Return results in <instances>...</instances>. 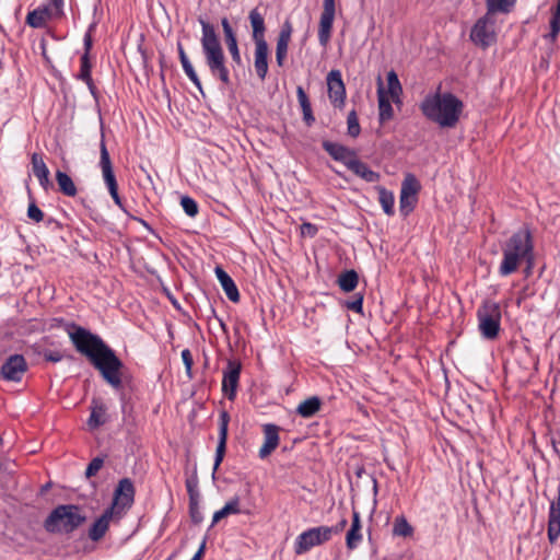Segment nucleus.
I'll return each mask as SVG.
<instances>
[{
  "label": "nucleus",
  "instance_id": "55",
  "mask_svg": "<svg viewBox=\"0 0 560 560\" xmlns=\"http://www.w3.org/2000/svg\"><path fill=\"white\" fill-rule=\"evenodd\" d=\"M43 222L45 223L47 229H50L54 232H59L63 229V224L52 217H45V220Z\"/></svg>",
  "mask_w": 560,
  "mask_h": 560
},
{
  "label": "nucleus",
  "instance_id": "45",
  "mask_svg": "<svg viewBox=\"0 0 560 560\" xmlns=\"http://www.w3.org/2000/svg\"><path fill=\"white\" fill-rule=\"evenodd\" d=\"M25 23L33 28H43L46 26V22L43 19L42 12H39L37 8L27 13Z\"/></svg>",
  "mask_w": 560,
  "mask_h": 560
},
{
  "label": "nucleus",
  "instance_id": "18",
  "mask_svg": "<svg viewBox=\"0 0 560 560\" xmlns=\"http://www.w3.org/2000/svg\"><path fill=\"white\" fill-rule=\"evenodd\" d=\"M221 25L224 35V42L231 55L232 61L236 66H242V57L238 47V40L234 28L232 27L229 19L225 16L221 19Z\"/></svg>",
  "mask_w": 560,
  "mask_h": 560
},
{
  "label": "nucleus",
  "instance_id": "60",
  "mask_svg": "<svg viewBox=\"0 0 560 560\" xmlns=\"http://www.w3.org/2000/svg\"><path fill=\"white\" fill-rule=\"evenodd\" d=\"M49 3L55 9L56 19L63 16V0H49Z\"/></svg>",
  "mask_w": 560,
  "mask_h": 560
},
{
  "label": "nucleus",
  "instance_id": "53",
  "mask_svg": "<svg viewBox=\"0 0 560 560\" xmlns=\"http://www.w3.org/2000/svg\"><path fill=\"white\" fill-rule=\"evenodd\" d=\"M318 233V228L316 224H313L311 222H304L302 225H301V235L302 236H307V237H315Z\"/></svg>",
  "mask_w": 560,
  "mask_h": 560
},
{
  "label": "nucleus",
  "instance_id": "6",
  "mask_svg": "<svg viewBox=\"0 0 560 560\" xmlns=\"http://www.w3.org/2000/svg\"><path fill=\"white\" fill-rule=\"evenodd\" d=\"M136 488L130 478H122L118 481L114 493L113 501L108 508H113L118 516H124L135 502Z\"/></svg>",
  "mask_w": 560,
  "mask_h": 560
},
{
  "label": "nucleus",
  "instance_id": "64",
  "mask_svg": "<svg viewBox=\"0 0 560 560\" xmlns=\"http://www.w3.org/2000/svg\"><path fill=\"white\" fill-rule=\"evenodd\" d=\"M89 217L98 224H104L106 221L105 219L92 207L88 209Z\"/></svg>",
  "mask_w": 560,
  "mask_h": 560
},
{
  "label": "nucleus",
  "instance_id": "49",
  "mask_svg": "<svg viewBox=\"0 0 560 560\" xmlns=\"http://www.w3.org/2000/svg\"><path fill=\"white\" fill-rule=\"evenodd\" d=\"M105 457L106 455L96 456L89 463L84 472L86 478H92L96 476V474L104 465Z\"/></svg>",
  "mask_w": 560,
  "mask_h": 560
},
{
  "label": "nucleus",
  "instance_id": "63",
  "mask_svg": "<svg viewBox=\"0 0 560 560\" xmlns=\"http://www.w3.org/2000/svg\"><path fill=\"white\" fill-rule=\"evenodd\" d=\"M206 544H207V537H205L202 539L198 550L196 551V553L194 555V557L190 560H202V558L205 556V551H206Z\"/></svg>",
  "mask_w": 560,
  "mask_h": 560
},
{
  "label": "nucleus",
  "instance_id": "44",
  "mask_svg": "<svg viewBox=\"0 0 560 560\" xmlns=\"http://www.w3.org/2000/svg\"><path fill=\"white\" fill-rule=\"evenodd\" d=\"M180 206L189 218H195L199 213L197 201L187 195L180 197Z\"/></svg>",
  "mask_w": 560,
  "mask_h": 560
},
{
  "label": "nucleus",
  "instance_id": "50",
  "mask_svg": "<svg viewBox=\"0 0 560 560\" xmlns=\"http://www.w3.org/2000/svg\"><path fill=\"white\" fill-rule=\"evenodd\" d=\"M78 327L74 322H68L65 318L56 317L50 320V328H62L70 336V331H73Z\"/></svg>",
  "mask_w": 560,
  "mask_h": 560
},
{
  "label": "nucleus",
  "instance_id": "34",
  "mask_svg": "<svg viewBox=\"0 0 560 560\" xmlns=\"http://www.w3.org/2000/svg\"><path fill=\"white\" fill-rule=\"evenodd\" d=\"M241 513L240 509V498L237 495L233 497L231 500H229L222 509L214 512L212 516V523L209 527L212 528L217 523H219L224 517L231 515V514H238Z\"/></svg>",
  "mask_w": 560,
  "mask_h": 560
},
{
  "label": "nucleus",
  "instance_id": "28",
  "mask_svg": "<svg viewBox=\"0 0 560 560\" xmlns=\"http://www.w3.org/2000/svg\"><path fill=\"white\" fill-rule=\"evenodd\" d=\"M377 95H378V118L380 122L383 124L387 120H390L394 116V109L390 104V101L384 91L382 78L377 79Z\"/></svg>",
  "mask_w": 560,
  "mask_h": 560
},
{
  "label": "nucleus",
  "instance_id": "3",
  "mask_svg": "<svg viewBox=\"0 0 560 560\" xmlns=\"http://www.w3.org/2000/svg\"><path fill=\"white\" fill-rule=\"evenodd\" d=\"M198 22L201 26V49L209 72L222 85L229 86L231 84L230 70L215 26L202 16L198 18Z\"/></svg>",
  "mask_w": 560,
  "mask_h": 560
},
{
  "label": "nucleus",
  "instance_id": "37",
  "mask_svg": "<svg viewBox=\"0 0 560 560\" xmlns=\"http://www.w3.org/2000/svg\"><path fill=\"white\" fill-rule=\"evenodd\" d=\"M91 42L90 38L86 40V49L80 58V71L75 75L78 80L84 81L92 78V62H91Z\"/></svg>",
  "mask_w": 560,
  "mask_h": 560
},
{
  "label": "nucleus",
  "instance_id": "41",
  "mask_svg": "<svg viewBox=\"0 0 560 560\" xmlns=\"http://www.w3.org/2000/svg\"><path fill=\"white\" fill-rule=\"evenodd\" d=\"M515 3L516 0H486L487 13H509Z\"/></svg>",
  "mask_w": 560,
  "mask_h": 560
},
{
  "label": "nucleus",
  "instance_id": "42",
  "mask_svg": "<svg viewBox=\"0 0 560 560\" xmlns=\"http://www.w3.org/2000/svg\"><path fill=\"white\" fill-rule=\"evenodd\" d=\"M413 533V527L408 523L404 515L396 516L393 524V535L399 537H409Z\"/></svg>",
  "mask_w": 560,
  "mask_h": 560
},
{
  "label": "nucleus",
  "instance_id": "57",
  "mask_svg": "<svg viewBox=\"0 0 560 560\" xmlns=\"http://www.w3.org/2000/svg\"><path fill=\"white\" fill-rule=\"evenodd\" d=\"M96 26H97V21H93V22L89 25V27H88V30H86V32H85V34H84V37H83V48H84V49H86V40H88V38H90V42H91V48L93 47V33L95 32Z\"/></svg>",
  "mask_w": 560,
  "mask_h": 560
},
{
  "label": "nucleus",
  "instance_id": "1",
  "mask_svg": "<svg viewBox=\"0 0 560 560\" xmlns=\"http://www.w3.org/2000/svg\"><path fill=\"white\" fill-rule=\"evenodd\" d=\"M69 338L74 349L90 361L112 388L119 393L121 410L126 412L129 398L122 390L125 364L117 357L115 350L98 335L80 325L73 331H70Z\"/></svg>",
  "mask_w": 560,
  "mask_h": 560
},
{
  "label": "nucleus",
  "instance_id": "62",
  "mask_svg": "<svg viewBox=\"0 0 560 560\" xmlns=\"http://www.w3.org/2000/svg\"><path fill=\"white\" fill-rule=\"evenodd\" d=\"M83 82L88 85L91 95L97 102L98 97H100V93H98L97 88L94 84L93 79L91 78L90 80H84Z\"/></svg>",
  "mask_w": 560,
  "mask_h": 560
},
{
  "label": "nucleus",
  "instance_id": "39",
  "mask_svg": "<svg viewBox=\"0 0 560 560\" xmlns=\"http://www.w3.org/2000/svg\"><path fill=\"white\" fill-rule=\"evenodd\" d=\"M27 197H28V206H27V211H26L27 218L35 223L43 222L45 220V213L37 206L36 199L33 196V192L28 186H27Z\"/></svg>",
  "mask_w": 560,
  "mask_h": 560
},
{
  "label": "nucleus",
  "instance_id": "29",
  "mask_svg": "<svg viewBox=\"0 0 560 560\" xmlns=\"http://www.w3.org/2000/svg\"><path fill=\"white\" fill-rule=\"evenodd\" d=\"M502 255L503 259L499 266V275L501 277H508L514 273L520 265L528 258V256L512 253H502Z\"/></svg>",
  "mask_w": 560,
  "mask_h": 560
},
{
  "label": "nucleus",
  "instance_id": "2",
  "mask_svg": "<svg viewBox=\"0 0 560 560\" xmlns=\"http://www.w3.org/2000/svg\"><path fill=\"white\" fill-rule=\"evenodd\" d=\"M419 108L428 120L441 128H454L459 121L464 103L451 92L442 93L439 88L435 93L424 96Z\"/></svg>",
  "mask_w": 560,
  "mask_h": 560
},
{
  "label": "nucleus",
  "instance_id": "58",
  "mask_svg": "<svg viewBox=\"0 0 560 560\" xmlns=\"http://www.w3.org/2000/svg\"><path fill=\"white\" fill-rule=\"evenodd\" d=\"M549 24H550V31L560 33V12L552 10Z\"/></svg>",
  "mask_w": 560,
  "mask_h": 560
},
{
  "label": "nucleus",
  "instance_id": "47",
  "mask_svg": "<svg viewBox=\"0 0 560 560\" xmlns=\"http://www.w3.org/2000/svg\"><path fill=\"white\" fill-rule=\"evenodd\" d=\"M363 300L364 295L363 293H355L352 299L345 301L343 306L348 310L362 314L363 313Z\"/></svg>",
  "mask_w": 560,
  "mask_h": 560
},
{
  "label": "nucleus",
  "instance_id": "35",
  "mask_svg": "<svg viewBox=\"0 0 560 560\" xmlns=\"http://www.w3.org/2000/svg\"><path fill=\"white\" fill-rule=\"evenodd\" d=\"M56 182L58 185V190L67 196V197H74L78 192L77 186L74 182L72 180L71 176L68 175L66 172H62L60 170H57L56 172Z\"/></svg>",
  "mask_w": 560,
  "mask_h": 560
},
{
  "label": "nucleus",
  "instance_id": "43",
  "mask_svg": "<svg viewBox=\"0 0 560 560\" xmlns=\"http://www.w3.org/2000/svg\"><path fill=\"white\" fill-rule=\"evenodd\" d=\"M418 197L408 196L405 194L399 195V212L402 218H407L416 208Z\"/></svg>",
  "mask_w": 560,
  "mask_h": 560
},
{
  "label": "nucleus",
  "instance_id": "33",
  "mask_svg": "<svg viewBox=\"0 0 560 560\" xmlns=\"http://www.w3.org/2000/svg\"><path fill=\"white\" fill-rule=\"evenodd\" d=\"M339 289L346 293L353 292L359 284V275L354 269L342 271L337 278Z\"/></svg>",
  "mask_w": 560,
  "mask_h": 560
},
{
  "label": "nucleus",
  "instance_id": "23",
  "mask_svg": "<svg viewBox=\"0 0 560 560\" xmlns=\"http://www.w3.org/2000/svg\"><path fill=\"white\" fill-rule=\"evenodd\" d=\"M214 272L228 299L233 303L240 302L241 295L231 276L220 266L215 267Z\"/></svg>",
  "mask_w": 560,
  "mask_h": 560
},
{
  "label": "nucleus",
  "instance_id": "30",
  "mask_svg": "<svg viewBox=\"0 0 560 560\" xmlns=\"http://www.w3.org/2000/svg\"><path fill=\"white\" fill-rule=\"evenodd\" d=\"M361 540H362V535H361L360 513L353 508L352 509L351 526L346 535V545H347L348 549L352 550L358 547V545Z\"/></svg>",
  "mask_w": 560,
  "mask_h": 560
},
{
  "label": "nucleus",
  "instance_id": "56",
  "mask_svg": "<svg viewBox=\"0 0 560 560\" xmlns=\"http://www.w3.org/2000/svg\"><path fill=\"white\" fill-rule=\"evenodd\" d=\"M108 192H109L110 197L113 198L115 205L118 206L121 211H124L126 214L129 215V212L125 208V205L118 194V187L114 188V189H109Z\"/></svg>",
  "mask_w": 560,
  "mask_h": 560
},
{
  "label": "nucleus",
  "instance_id": "13",
  "mask_svg": "<svg viewBox=\"0 0 560 560\" xmlns=\"http://www.w3.org/2000/svg\"><path fill=\"white\" fill-rule=\"evenodd\" d=\"M328 88V98L336 108H342L347 96L346 85L342 80L341 71L332 69L326 77Z\"/></svg>",
  "mask_w": 560,
  "mask_h": 560
},
{
  "label": "nucleus",
  "instance_id": "20",
  "mask_svg": "<svg viewBox=\"0 0 560 560\" xmlns=\"http://www.w3.org/2000/svg\"><path fill=\"white\" fill-rule=\"evenodd\" d=\"M254 67L257 77L264 81L268 74L269 46L267 42L254 43Z\"/></svg>",
  "mask_w": 560,
  "mask_h": 560
},
{
  "label": "nucleus",
  "instance_id": "17",
  "mask_svg": "<svg viewBox=\"0 0 560 560\" xmlns=\"http://www.w3.org/2000/svg\"><path fill=\"white\" fill-rule=\"evenodd\" d=\"M322 148L334 161L342 163L347 168L349 167V162L354 161L358 156V152L354 149L330 140H324Z\"/></svg>",
  "mask_w": 560,
  "mask_h": 560
},
{
  "label": "nucleus",
  "instance_id": "10",
  "mask_svg": "<svg viewBox=\"0 0 560 560\" xmlns=\"http://www.w3.org/2000/svg\"><path fill=\"white\" fill-rule=\"evenodd\" d=\"M28 371V364L22 354L9 355L0 368V378L7 382L19 383Z\"/></svg>",
  "mask_w": 560,
  "mask_h": 560
},
{
  "label": "nucleus",
  "instance_id": "48",
  "mask_svg": "<svg viewBox=\"0 0 560 560\" xmlns=\"http://www.w3.org/2000/svg\"><path fill=\"white\" fill-rule=\"evenodd\" d=\"M290 42H285L282 39H277V46H276V62L278 67H283L287 55H288V48H289Z\"/></svg>",
  "mask_w": 560,
  "mask_h": 560
},
{
  "label": "nucleus",
  "instance_id": "14",
  "mask_svg": "<svg viewBox=\"0 0 560 560\" xmlns=\"http://www.w3.org/2000/svg\"><path fill=\"white\" fill-rule=\"evenodd\" d=\"M100 166L103 174V179L109 189H114L118 187V183L116 179V175L114 173L112 160L109 156V152L105 142V135L103 130V122L101 121V142H100Z\"/></svg>",
  "mask_w": 560,
  "mask_h": 560
},
{
  "label": "nucleus",
  "instance_id": "46",
  "mask_svg": "<svg viewBox=\"0 0 560 560\" xmlns=\"http://www.w3.org/2000/svg\"><path fill=\"white\" fill-rule=\"evenodd\" d=\"M347 125H348V135L351 138H357L361 132V127L359 124V118L357 115V112L352 109L347 117Z\"/></svg>",
  "mask_w": 560,
  "mask_h": 560
},
{
  "label": "nucleus",
  "instance_id": "15",
  "mask_svg": "<svg viewBox=\"0 0 560 560\" xmlns=\"http://www.w3.org/2000/svg\"><path fill=\"white\" fill-rule=\"evenodd\" d=\"M230 413L226 410L220 411L219 417V436H218V445L215 450L214 464H213V475L219 469L222 464L225 453H226V442L229 436V423H230Z\"/></svg>",
  "mask_w": 560,
  "mask_h": 560
},
{
  "label": "nucleus",
  "instance_id": "22",
  "mask_svg": "<svg viewBox=\"0 0 560 560\" xmlns=\"http://www.w3.org/2000/svg\"><path fill=\"white\" fill-rule=\"evenodd\" d=\"M31 163L33 173L37 177L42 188L44 190L51 188L52 183L49 179V170L45 164L42 154L34 152L31 158Z\"/></svg>",
  "mask_w": 560,
  "mask_h": 560
},
{
  "label": "nucleus",
  "instance_id": "16",
  "mask_svg": "<svg viewBox=\"0 0 560 560\" xmlns=\"http://www.w3.org/2000/svg\"><path fill=\"white\" fill-rule=\"evenodd\" d=\"M120 520L121 516H118L115 512H113V508H106L101 516L97 517L90 526L88 537L92 541L101 540L108 530L110 522H119Z\"/></svg>",
  "mask_w": 560,
  "mask_h": 560
},
{
  "label": "nucleus",
  "instance_id": "59",
  "mask_svg": "<svg viewBox=\"0 0 560 560\" xmlns=\"http://www.w3.org/2000/svg\"><path fill=\"white\" fill-rule=\"evenodd\" d=\"M37 9L39 10V12H42V15H43V19L45 20V22H47L48 20H50L52 18H56L55 9L51 5H42V7H38Z\"/></svg>",
  "mask_w": 560,
  "mask_h": 560
},
{
  "label": "nucleus",
  "instance_id": "5",
  "mask_svg": "<svg viewBox=\"0 0 560 560\" xmlns=\"http://www.w3.org/2000/svg\"><path fill=\"white\" fill-rule=\"evenodd\" d=\"M478 327L481 336L493 340L499 336L501 324V308L499 303L486 300L477 310Z\"/></svg>",
  "mask_w": 560,
  "mask_h": 560
},
{
  "label": "nucleus",
  "instance_id": "38",
  "mask_svg": "<svg viewBox=\"0 0 560 560\" xmlns=\"http://www.w3.org/2000/svg\"><path fill=\"white\" fill-rule=\"evenodd\" d=\"M387 88L388 95L393 100L394 103H400V95L402 93V86L398 79L397 73L394 70H390L387 73Z\"/></svg>",
  "mask_w": 560,
  "mask_h": 560
},
{
  "label": "nucleus",
  "instance_id": "26",
  "mask_svg": "<svg viewBox=\"0 0 560 560\" xmlns=\"http://www.w3.org/2000/svg\"><path fill=\"white\" fill-rule=\"evenodd\" d=\"M320 545V539L318 538V533L313 528H310L296 537L294 544V552L296 555H303L307 552L311 548Z\"/></svg>",
  "mask_w": 560,
  "mask_h": 560
},
{
  "label": "nucleus",
  "instance_id": "40",
  "mask_svg": "<svg viewBox=\"0 0 560 560\" xmlns=\"http://www.w3.org/2000/svg\"><path fill=\"white\" fill-rule=\"evenodd\" d=\"M420 190L421 184L419 179L412 173H407L401 183L400 194L418 197Z\"/></svg>",
  "mask_w": 560,
  "mask_h": 560
},
{
  "label": "nucleus",
  "instance_id": "32",
  "mask_svg": "<svg viewBox=\"0 0 560 560\" xmlns=\"http://www.w3.org/2000/svg\"><path fill=\"white\" fill-rule=\"evenodd\" d=\"M323 405L322 399L318 396H312L301 401L296 407V413L302 418H312L315 416Z\"/></svg>",
  "mask_w": 560,
  "mask_h": 560
},
{
  "label": "nucleus",
  "instance_id": "12",
  "mask_svg": "<svg viewBox=\"0 0 560 560\" xmlns=\"http://www.w3.org/2000/svg\"><path fill=\"white\" fill-rule=\"evenodd\" d=\"M336 14L335 0L323 1V12L320 14L318 26V42L324 48L327 47L332 32L334 20Z\"/></svg>",
  "mask_w": 560,
  "mask_h": 560
},
{
  "label": "nucleus",
  "instance_id": "36",
  "mask_svg": "<svg viewBox=\"0 0 560 560\" xmlns=\"http://www.w3.org/2000/svg\"><path fill=\"white\" fill-rule=\"evenodd\" d=\"M377 194H378V202L384 211L385 214L388 217H392L395 214V196L393 191L388 190L384 186H376L375 187Z\"/></svg>",
  "mask_w": 560,
  "mask_h": 560
},
{
  "label": "nucleus",
  "instance_id": "27",
  "mask_svg": "<svg viewBox=\"0 0 560 560\" xmlns=\"http://www.w3.org/2000/svg\"><path fill=\"white\" fill-rule=\"evenodd\" d=\"M348 170L366 183H376L381 178V174L371 170L359 156H357L354 161L349 162Z\"/></svg>",
  "mask_w": 560,
  "mask_h": 560
},
{
  "label": "nucleus",
  "instance_id": "4",
  "mask_svg": "<svg viewBox=\"0 0 560 560\" xmlns=\"http://www.w3.org/2000/svg\"><path fill=\"white\" fill-rule=\"evenodd\" d=\"M88 515L79 504H59L54 508L43 523L44 529L52 535L70 536L85 522Z\"/></svg>",
  "mask_w": 560,
  "mask_h": 560
},
{
  "label": "nucleus",
  "instance_id": "31",
  "mask_svg": "<svg viewBox=\"0 0 560 560\" xmlns=\"http://www.w3.org/2000/svg\"><path fill=\"white\" fill-rule=\"evenodd\" d=\"M296 97L302 109L304 124L307 127H312L315 122V116L313 114L311 101L301 85L296 88Z\"/></svg>",
  "mask_w": 560,
  "mask_h": 560
},
{
  "label": "nucleus",
  "instance_id": "61",
  "mask_svg": "<svg viewBox=\"0 0 560 560\" xmlns=\"http://www.w3.org/2000/svg\"><path fill=\"white\" fill-rule=\"evenodd\" d=\"M182 360L185 368L189 369L194 366V359L189 349H184L182 351Z\"/></svg>",
  "mask_w": 560,
  "mask_h": 560
},
{
  "label": "nucleus",
  "instance_id": "8",
  "mask_svg": "<svg viewBox=\"0 0 560 560\" xmlns=\"http://www.w3.org/2000/svg\"><path fill=\"white\" fill-rule=\"evenodd\" d=\"M502 253L532 256L534 254V241L530 230L523 226L514 232L502 246Z\"/></svg>",
  "mask_w": 560,
  "mask_h": 560
},
{
  "label": "nucleus",
  "instance_id": "54",
  "mask_svg": "<svg viewBox=\"0 0 560 560\" xmlns=\"http://www.w3.org/2000/svg\"><path fill=\"white\" fill-rule=\"evenodd\" d=\"M314 530L318 533V538L320 539V545H322L331 538V535L334 533V527L319 526V527H314Z\"/></svg>",
  "mask_w": 560,
  "mask_h": 560
},
{
  "label": "nucleus",
  "instance_id": "52",
  "mask_svg": "<svg viewBox=\"0 0 560 560\" xmlns=\"http://www.w3.org/2000/svg\"><path fill=\"white\" fill-rule=\"evenodd\" d=\"M293 33V26L289 19H285V21L282 23L280 27V32L277 39L288 40L291 42V36Z\"/></svg>",
  "mask_w": 560,
  "mask_h": 560
},
{
  "label": "nucleus",
  "instance_id": "21",
  "mask_svg": "<svg viewBox=\"0 0 560 560\" xmlns=\"http://www.w3.org/2000/svg\"><path fill=\"white\" fill-rule=\"evenodd\" d=\"M248 20L252 27V39L254 43H262L266 40V23L264 15L258 8H254L248 13Z\"/></svg>",
  "mask_w": 560,
  "mask_h": 560
},
{
  "label": "nucleus",
  "instance_id": "24",
  "mask_svg": "<svg viewBox=\"0 0 560 560\" xmlns=\"http://www.w3.org/2000/svg\"><path fill=\"white\" fill-rule=\"evenodd\" d=\"M91 415L88 419V425L91 430H95L104 425L107 421V407L100 398H93L91 401Z\"/></svg>",
  "mask_w": 560,
  "mask_h": 560
},
{
  "label": "nucleus",
  "instance_id": "7",
  "mask_svg": "<svg viewBox=\"0 0 560 560\" xmlns=\"http://www.w3.org/2000/svg\"><path fill=\"white\" fill-rule=\"evenodd\" d=\"M493 24L494 22L488 13L479 18L470 30V40L481 49L489 48L497 40Z\"/></svg>",
  "mask_w": 560,
  "mask_h": 560
},
{
  "label": "nucleus",
  "instance_id": "11",
  "mask_svg": "<svg viewBox=\"0 0 560 560\" xmlns=\"http://www.w3.org/2000/svg\"><path fill=\"white\" fill-rule=\"evenodd\" d=\"M242 372V363L236 359H229L223 370L222 393L229 400H234L237 393Z\"/></svg>",
  "mask_w": 560,
  "mask_h": 560
},
{
  "label": "nucleus",
  "instance_id": "25",
  "mask_svg": "<svg viewBox=\"0 0 560 560\" xmlns=\"http://www.w3.org/2000/svg\"><path fill=\"white\" fill-rule=\"evenodd\" d=\"M177 51H178V57H179V61L182 63V67H183V70L185 72V74L188 77V79L192 82V84L198 89V91L200 92V94L202 96H205V92H203V89H202V84H201V81L194 68V66L191 65L185 49H184V46L180 42H177Z\"/></svg>",
  "mask_w": 560,
  "mask_h": 560
},
{
  "label": "nucleus",
  "instance_id": "51",
  "mask_svg": "<svg viewBox=\"0 0 560 560\" xmlns=\"http://www.w3.org/2000/svg\"><path fill=\"white\" fill-rule=\"evenodd\" d=\"M38 354L43 357L45 361L52 363L60 362L65 357L60 351H52L49 349L39 350Z\"/></svg>",
  "mask_w": 560,
  "mask_h": 560
},
{
  "label": "nucleus",
  "instance_id": "19",
  "mask_svg": "<svg viewBox=\"0 0 560 560\" xmlns=\"http://www.w3.org/2000/svg\"><path fill=\"white\" fill-rule=\"evenodd\" d=\"M279 431L280 428L275 423L262 424L265 442L258 453L261 459L267 458L278 447L280 442Z\"/></svg>",
  "mask_w": 560,
  "mask_h": 560
},
{
  "label": "nucleus",
  "instance_id": "9",
  "mask_svg": "<svg viewBox=\"0 0 560 560\" xmlns=\"http://www.w3.org/2000/svg\"><path fill=\"white\" fill-rule=\"evenodd\" d=\"M186 490L189 497L188 512L192 524L199 525L203 521V515L200 510V492L199 479L197 474V465H194L192 472L185 480Z\"/></svg>",
  "mask_w": 560,
  "mask_h": 560
}]
</instances>
